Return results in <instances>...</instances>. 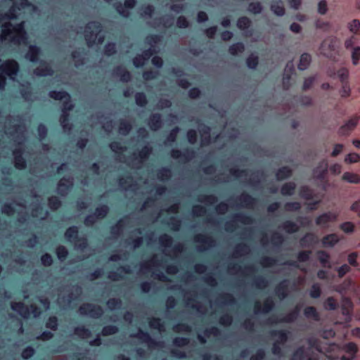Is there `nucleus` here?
I'll list each match as a JSON object with an SVG mask.
<instances>
[{"label":"nucleus","instance_id":"nucleus-1","mask_svg":"<svg viewBox=\"0 0 360 360\" xmlns=\"http://www.w3.org/2000/svg\"><path fill=\"white\" fill-rule=\"evenodd\" d=\"M13 28V31L15 32V36L13 37L12 41L17 44L27 42V34L25 27V22H21L15 25H13L11 22L4 23L2 25V33L5 36H8L11 34L12 31L10 29Z\"/></svg>","mask_w":360,"mask_h":360},{"label":"nucleus","instance_id":"nucleus-2","mask_svg":"<svg viewBox=\"0 0 360 360\" xmlns=\"http://www.w3.org/2000/svg\"><path fill=\"white\" fill-rule=\"evenodd\" d=\"M65 237L68 240L74 242L75 245L81 250H84L88 246L87 239L84 237H79V229L76 226L68 228L65 232Z\"/></svg>","mask_w":360,"mask_h":360},{"label":"nucleus","instance_id":"nucleus-3","mask_svg":"<svg viewBox=\"0 0 360 360\" xmlns=\"http://www.w3.org/2000/svg\"><path fill=\"white\" fill-rule=\"evenodd\" d=\"M102 30V25L98 21H91L86 24L84 38L89 46L96 44V38Z\"/></svg>","mask_w":360,"mask_h":360},{"label":"nucleus","instance_id":"nucleus-4","mask_svg":"<svg viewBox=\"0 0 360 360\" xmlns=\"http://www.w3.org/2000/svg\"><path fill=\"white\" fill-rule=\"evenodd\" d=\"M79 311L82 315H89L91 318L98 319L103 314V308L99 305H95L91 303H84L79 308Z\"/></svg>","mask_w":360,"mask_h":360},{"label":"nucleus","instance_id":"nucleus-5","mask_svg":"<svg viewBox=\"0 0 360 360\" xmlns=\"http://www.w3.org/2000/svg\"><path fill=\"white\" fill-rule=\"evenodd\" d=\"M234 220L229 221L225 223V229L226 231H233L236 229V221L240 222L243 224H251L253 223V219L251 216L244 214L238 213L233 216Z\"/></svg>","mask_w":360,"mask_h":360},{"label":"nucleus","instance_id":"nucleus-6","mask_svg":"<svg viewBox=\"0 0 360 360\" xmlns=\"http://www.w3.org/2000/svg\"><path fill=\"white\" fill-rule=\"evenodd\" d=\"M136 0H124L123 4L120 2H117L114 4L113 7L120 16L127 18L131 15L129 10L133 9L136 6Z\"/></svg>","mask_w":360,"mask_h":360},{"label":"nucleus","instance_id":"nucleus-7","mask_svg":"<svg viewBox=\"0 0 360 360\" xmlns=\"http://www.w3.org/2000/svg\"><path fill=\"white\" fill-rule=\"evenodd\" d=\"M338 214L336 212H327L318 216L315 219L317 226L327 228L329 222H335L337 221Z\"/></svg>","mask_w":360,"mask_h":360},{"label":"nucleus","instance_id":"nucleus-8","mask_svg":"<svg viewBox=\"0 0 360 360\" xmlns=\"http://www.w3.org/2000/svg\"><path fill=\"white\" fill-rule=\"evenodd\" d=\"M21 1L18 3H13V6L8 9V11L2 16V19L6 20H15L17 19L18 11H20L21 8H25L29 2L28 0H20Z\"/></svg>","mask_w":360,"mask_h":360},{"label":"nucleus","instance_id":"nucleus-9","mask_svg":"<svg viewBox=\"0 0 360 360\" xmlns=\"http://www.w3.org/2000/svg\"><path fill=\"white\" fill-rule=\"evenodd\" d=\"M299 311L300 309L296 307L295 310L289 312L281 319H278L276 316H272L268 319V323L271 324H276L278 323H292L297 319Z\"/></svg>","mask_w":360,"mask_h":360},{"label":"nucleus","instance_id":"nucleus-10","mask_svg":"<svg viewBox=\"0 0 360 360\" xmlns=\"http://www.w3.org/2000/svg\"><path fill=\"white\" fill-rule=\"evenodd\" d=\"M275 307V302L271 297H267L264 300L262 306L259 302H256L254 306V311L255 314L269 313Z\"/></svg>","mask_w":360,"mask_h":360},{"label":"nucleus","instance_id":"nucleus-11","mask_svg":"<svg viewBox=\"0 0 360 360\" xmlns=\"http://www.w3.org/2000/svg\"><path fill=\"white\" fill-rule=\"evenodd\" d=\"M171 157L174 159H183L185 161H188L195 156V151L187 148L183 152L178 149H173L170 153Z\"/></svg>","mask_w":360,"mask_h":360},{"label":"nucleus","instance_id":"nucleus-12","mask_svg":"<svg viewBox=\"0 0 360 360\" xmlns=\"http://www.w3.org/2000/svg\"><path fill=\"white\" fill-rule=\"evenodd\" d=\"M360 120V115H355L348 120L345 124L339 129V134L341 135H347L354 129Z\"/></svg>","mask_w":360,"mask_h":360},{"label":"nucleus","instance_id":"nucleus-13","mask_svg":"<svg viewBox=\"0 0 360 360\" xmlns=\"http://www.w3.org/2000/svg\"><path fill=\"white\" fill-rule=\"evenodd\" d=\"M152 153V147L148 144L144 145L141 149L137 153L133 154V161H137L138 163L141 164L147 160Z\"/></svg>","mask_w":360,"mask_h":360},{"label":"nucleus","instance_id":"nucleus-14","mask_svg":"<svg viewBox=\"0 0 360 360\" xmlns=\"http://www.w3.org/2000/svg\"><path fill=\"white\" fill-rule=\"evenodd\" d=\"M194 241L201 245L200 247V250H205L207 248L214 246L215 244V240L212 236L203 234L195 235Z\"/></svg>","mask_w":360,"mask_h":360},{"label":"nucleus","instance_id":"nucleus-15","mask_svg":"<svg viewBox=\"0 0 360 360\" xmlns=\"http://www.w3.org/2000/svg\"><path fill=\"white\" fill-rule=\"evenodd\" d=\"M236 26L240 30L243 31L247 36H251L253 33L252 21L246 16L238 18L236 22Z\"/></svg>","mask_w":360,"mask_h":360},{"label":"nucleus","instance_id":"nucleus-16","mask_svg":"<svg viewBox=\"0 0 360 360\" xmlns=\"http://www.w3.org/2000/svg\"><path fill=\"white\" fill-rule=\"evenodd\" d=\"M39 65L34 70V73L39 77L52 76L53 70L51 65L45 60H41Z\"/></svg>","mask_w":360,"mask_h":360},{"label":"nucleus","instance_id":"nucleus-17","mask_svg":"<svg viewBox=\"0 0 360 360\" xmlns=\"http://www.w3.org/2000/svg\"><path fill=\"white\" fill-rule=\"evenodd\" d=\"M147 124L152 131L159 130L162 127L163 124L161 114H151L147 120Z\"/></svg>","mask_w":360,"mask_h":360},{"label":"nucleus","instance_id":"nucleus-18","mask_svg":"<svg viewBox=\"0 0 360 360\" xmlns=\"http://www.w3.org/2000/svg\"><path fill=\"white\" fill-rule=\"evenodd\" d=\"M41 55V50L40 47L37 45H30L28 51L25 54V58L33 63H38L39 57Z\"/></svg>","mask_w":360,"mask_h":360},{"label":"nucleus","instance_id":"nucleus-19","mask_svg":"<svg viewBox=\"0 0 360 360\" xmlns=\"http://www.w3.org/2000/svg\"><path fill=\"white\" fill-rule=\"evenodd\" d=\"M328 164L326 160H322L314 169V174L319 180H323L328 173Z\"/></svg>","mask_w":360,"mask_h":360},{"label":"nucleus","instance_id":"nucleus-20","mask_svg":"<svg viewBox=\"0 0 360 360\" xmlns=\"http://www.w3.org/2000/svg\"><path fill=\"white\" fill-rule=\"evenodd\" d=\"M290 332L287 330H272L269 332V335L272 338H276V342L284 345L289 339Z\"/></svg>","mask_w":360,"mask_h":360},{"label":"nucleus","instance_id":"nucleus-21","mask_svg":"<svg viewBox=\"0 0 360 360\" xmlns=\"http://www.w3.org/2000/svg\"><path fill=\"white\" fill-rule=\"evenodd\" d=\"M13 311L18 313L22 318L27 319L30 316L29 307L22 302H14L11 304Z\"/></svg>","mask_w":360,"mask_h":360},{"label":"nucleus","instance_id":"nucleus-22","mask_svg":"<svg viewBox=\"0 0 360 360\" xmlns=\"http://www.w3.org/2000/svg\"><path fill=\"white\" fill-rule=\"evenodd\" d=\"M72 182L70 178L63 177L58 183L57 191L59 195L64 196L70 191Z\"/></svg>","mask_w":360,"mask_h":360},{"label":"nucleus","instance_id":"nucleus-23","mask_svg":"<svg viewBox=\"0 0 360 360\" xmlns=\"http://www.w3.org/2000/svg\"><path fill=\"white\" fill-rule=\"evenodd\" d=\"M133 337L138 338L142 342L147 343L148 346L153 347L157 344L156 341L152 338L147 331L139 329L138 333L132 335Z\"/></svg>","mask_w":360,"mask_h":360},{"label":"nucleus","instance_id":"nucleus-24","mask_svg":"<svg viewBox=\"0 0 360 360\" xmlns=\"http://www.w3.org/2000/svg\"><path fill=\"white\" fill-rule=\"evenodd\" d=\"M340 241L336 233H330L323 236L321 239L322 246L324 248H333Z\"/></svg>","mask_w":360,"mask_h":360},{"label":"nucleus","instance_id":"nucleus-25","mask_svg":"<svg viewBox=\"0 0 360 360\" xmlns=\"http://www.w3.org/2000/svg\"><path fill=\"white\" fill-rule=\"evenodd\" d=\"M288 282L287 280L281 281L275 287V294L281 300H284L288 296Z\"/></svg>","mask_w":360,"mask_h":360},{"label":"nucleus","instance_id":"nucleus-26","mask_svg":"<svg viewBox=\"0 0 360 360\" xmlns=\"http://www.w3.org/2000/svg\"><path fill=\"white\" fill-rule=\"evenodd\" d=\"M199 129L202 134V145L207 146L210 144L211 142L210 127L207 124L201 123L199 124Z\"/></svg>","mask_w":360,"mask_h":360},{"label":"nucleus","instance_id":"nucleus-27","mask_svg":"<svg viewBox=\"0 0 360 360\" xmlns=\"http://www.w3.org/2000/svg\"><path fill=\"white\" fill-rule=\"evenodd\" d=\"M237 200L240 201V204L244 207H252L257 201V198L245 192L243 193Z\"/></svg>","mask_w":360,"mask_h":360},{"label":"nucleus","instance_id":"nucleus-28","mask_svg":"<svg viewBox=\"0 0 360 360\" xmlns=\"http://www.w3.org/2000/svg\"><path fill=\"white\" fill-rule=\"evenodd\" d=\"M271 11L277 16H283L285 13V10L281 0L273 1L270 6Z\"/></svg>","mask_w":360,"mask_h":360},{"label":"nucleus","instance_id":"nucleus-29","mask_svg":"<svg viewBox=\"0 0 360 360\" xmlns=\"http://www.w3.org/2000/svg\"><path fill=\"white\" fill-rule=\"evenodd\" d=\"M292 174V169L288 166L280 167L276 172V177L278 181H283L290 178Z\"/></svg>","mask_w":360,"mask_h":360},{"label":"nucleus","instance_id":"nucleus-30","mask_svg":"<svg viewBox=\"0 0 360 360\" xmlns=\"http://www.w3.org/2000/svg\"><path fill=\"white\" fill-rule=\"evenodd\" d=\"M127 219V217H124L122 219H120L114 226H111L110 233L113 236H119L122 232L126 225V220Z\"/></svg>","mask_w":360,"mask_h":360},{"label":"nucleus","instance_id":"nucleus-31","mask_svg":"<svg viewBox=\"0 0 360 360\" xmlns=\"http://www.w3.org/2000/svg\"><path fill=\"white\" fill-rule=\"evenodd\" d=\"M296 188L295 182L290 181L285 183L281 188V193L284 196L292 195Z\"/></svg>","mask_w":360,"mask_h":360},{"label":"nucleus","instance_id":"nucleus-32","mask_svg":"<svg viewBox=\"0 0 360 360\" xmlns=\"http://www.w3.org/2000/svg\"><path fill=\"white\" fill-rule=\"evenodd\" d=\"M245 51V45L243 42L238 41L229 46L228 51L230 55L236 56Z\"/></svg>","mask_w":360,"mask_h":360},{"label":"nucleus","instance_id":"nucleus-33","mask_svg":"<svg viewBox=\"0 0 360 360\" xmlns=\"http://www.w3.org/2000/svg\"><path fill=\"white\" fill-rule=\"evenodd\" d=\"M311 62V57L309 53H304L300 56L299 64H298V69L300 70H306L310 65Z\"/></svg>","mask_w":360,"mask_h":360},{"label":"nucleus","instance_id":"nucleus-34","mask_svg":"<svg viewBox=\"0 0 360 360\" xmlns=\"http://www.w3.org/2000/svg\"><path fill=\"white\" fill-rule=\"evenodd\" d=\"M316 254L321 264L323 267L330 268V255L325 250H319Z\"/></svg>","mask_w":360,"mask_h":360},{"label":"nucleus","instance_id":"nucleus-35","mask_svg":"<svg viewBox=\"0 0 360 360\" xmlns=\"http://www.w3.org/2000/svg\"><path fill=\"white\" fill-rule=\"evenodd\" d=\"M281 228L288 233H295L299 231V226L297 224L290 220L285 221L282 224Z\"/></svg>","mask_w":360,"mask_h":360},{"label":"nucleus","instance_id":"nucleus-36","mask_svg":"<svg viewBox=\"0 0 360 360\" xmlns=\"http://www.w3.org/2000/svg\"><path fill=\"white\" fill-rule=\"evenodd\" d=\"M49 96L55 101H63L67 97H70V94L65 90H52L49 91Z\"/></svg>","mask_w":360,"mask_h":360},{"label":"nucleus","instance_id":"nucleus-37","mask_svg":"<svg viewBox=\"0 0 360 360\" xmlns=\"http://www.w3.org/2000/svg\"><path fill=\"white\" fill-rule=\"evenodd\" d=\"M19 91L24 100L29 101L31 99L32 89L30 83L27 82L26 84H22Z\"/></svg>","mask_w":360,"mask_h":360},{"label":"nucleus","instance_id":"nucleus-38","mask_svg":"<svg viewBox=\"0 0 360 360\" xmlns=\"http://www.w3.org/2000/svg\"><path fill=\"white\" fill-rule=\"evenodd\" d=\"M316 236L311 233H306L301 239L300 244L304 247H309L316 243Z\"/></svg>","mask_w":360,"mask_h":360},{"label":"nucleus","instance_id":"nucleus-39","mask_svg":"<svg viewBox=\"0 0 360 360\" xmlns=\"http://www.w3.org/2000/svg\"><path fill=\"white\" fill-rule=\"evenodd\" d=\"M339 79L341 84L349 82V70L347 68H341L334 73Z\"/></svg>","mask_w":360,"mask_h":360},{"label":"nucleus","instance_id":"nucleus-40","mask_svg":"<svg viewBox=\"0 0 360 360\" xmlns=\"http://www.w3.org/2000/svg\"><path fill=\"white\" fill-rule=\"evenodd\" d=\"M109 212V207L107 205L103 204L95 209L94 215L97 219L105 218Z\"/></svg>","mask_w":360,"mask_h":360},{"label":"nucleus","instance_id":"nucleus-41","mask_svg":"<svg viewBox=\"0 0 360 360\" xmlns=\"http://www.w3.org/2000/svg\"><path fill=\"white\" fill-rule=\"evenodd\" d=\"M172 176V170L167 167H163L157 172V177L161 181L169 180Z\"/></svg>","mask_w":360,"mask_h":360},{"label":"nucleus","instance_id":"nucleus-42","mask_svg":"<svg viewBox=\"0 0 360 360\" xmlns=\"http://www.w3.org/2000/svg\"><path fill=\"white\" fill-rule=\"evenodd\" d=\"M132 129L131 124L124 120H120L119 122V132L120 134L126 136Z\"/></svg>","mask_w":360,"mask_h":360},{"label":"nucleus","instance_id":"nucleus-43","mask_svg":"<svg viewBox=\"0 0 360 360\" xmlns=\"http://www.w3.org/2000/svg\"><path fill=\"white\" fill-rule=\"evenodd\" d=\"M48 205L52 211H56L61 207L62 202L58 196L52 195L48 198Z\"/></svg>","mask_w":360,"mask_h":360},{"label":"nucleus","instance_id":"nucleus-44","mask_svg":"<svg viewBox=\"0 0 360 360\" xmlns=\"http://www.w3.org/2000/svg\"><path fill=\"white\" fill-rule=\"evenodd\" d=\"M71 58L74 60L75 65L77 68H79L84 64V58L83 57V53L79 51H73L71 53Z\"/></svg>","mask_w":360,"mask_h":360},{"label":"nucleus","instance_id":"nucleus-45","mask_svg":"<svg viewBox=\"0 0 360 360\" xmlns=\"http://www.w3.org/2000/svg\"><path fill=\"white\" fill-rule=\"evenodd\" d=\"M246 65L249 69L255 70L259 65V57L251 53L245 60Z\"/></svg>","mask_w":360,"mask_h":360},{"label":"nucleus","instance_id":"nucleus-46","mask_svg":"<svg viewBox=\"0 0 360 360\" xmlns=\"http://www.w3.org/2000/svg\"><path fill=\"white\" fill-rule=\"evenodd\" d=\"M253 285L258 289H264L268 286L269 281L263 276H257L253 279Z\"/></svg>","mask_w":360,"mask_h":360},{"label":"nucleus","instance_id":"nucleus-47","mask_svg":"<svg viewBox=\"0 0 360 360\" xmlns=\"http://www.w3.org/2000/svg\"><path fill=\"white\" fill-rule=\"evenodd\" d=\"M14 167L19 170H23L27 167V161L23 155H18L13 158Z\"/></svg>","mask_w":360,"mask_h":360},{"label":"nucleus","instance_id":"nucleus-48","mask_svg":"<svg viewBox=\"0 0 360 360\" xmlns=\"http://www.w3.org/2000/svg\"><path fill=\"white\" fill-rule=\"evenodd\" d=\"M136 104L139 107H145L148 103L146 95L143 92H137L134 96Z\"/></svg>","mask_w":360,"mask_h":360},{"label":"nucleus","instance_id":"nucleus-49","mask_svg":"<svg viewBox=\"0 0 360 360\" xmlns=\"http://www.w3.org/2000/svg\"><path fill=\"white\" fill-rule=\"evenodd\" d=\"M342 179L352 184H358L360 181V178L357 174L349 172L343 174Z\"/></svg>","mask_w":360,"mask_h":360},{"label":"nucleus","instance_id":"nucleus-50","mask_svg":"<svg viewBox=\"0 0 360 360\" xmlns=\"http://www.w3.org/2000/svg\"><path fill=\"white\" fill-rule=\"evenodd\" d=\"M74 107L75 105L72 101L71 96L70 95L69 98L67 97L63 101L61 112H70L73 110Z\"/></svg>","mask_w":360,"mask_h":360},{"label":"nucleus","instance_id":"nucleus-51","mask_svg":"<svg viewBox=\"0 0 360 360\" xmlns=\"http://www.w3.org/2000/svg\"><path fill=\"white\" fill-rule=\"evenodd\" d=\"M56 254L58 259L63 262L67 259L69 252L65 246L59 245L56 248Z\"/></svg>","mask_w":360,"mask_h":360},{"label":"nucleus","instance_id":"nucleus-52","mask_svg":"<svg viewBox=\"0 0 360 360\" xmlns=\"http://www.w3.org/2000/svg\"><path fill=\"white\" fill-rule=\"evenodd\" d=\"M159 243L161 246L165 248H171L173 243V239L169 235L164 233L159 237Z\"/></svg>","mask_w":360,"mask_h":360},{"label":"nucleus","instance_id":"nucleus-53","mask_svg":"<svg viewBox=\"0 0 360 360\" xmlns=\"http://www.w3.org/2000/svg\"><path fill=\"white\" fill-rule=\"evenodd\" d=\"M46 328L51 330H56L58 327V319L56 316H51L49 317L45 323Z\"/></svg>","mask_w":360,"mask_h":360},{"label":"nucleus","instance_id":"nucleus-54","mask_svg":"<svg viewBox=\"0 0 360 360\" xmlns=\"http://www.w3.org/2000/svg\"><path fill=\"white\" fill-rule=\"evenodd\" d=\"M349 30L356 35H360V21L357 19H354L348 23Z\"/></svg>","mask_w":360,"mask_h":360},{"label":"nucleus","instance_id":"nucleus-55","mask_svg":"<svg viewBox=\"0 0 360 360\" xmlns=\"http://www.w3.org/2000/svg\"><path fill=\"white\" fill-rule=\"evenodd\" d=\"M351 59L352 65L356 66L360 60V46H354L351 51Z\"/></svg>","mask_w":360,"mask_h":360},{"label":"nucleus","instance_id":"nucleus-56","mask_svg":"<svg viewBox=\"0 0 360 360\" xmlns=\"http://www.w3.org/2000/svg\"><path fill=\"white\" fill-rule=\"evenodd\" d=\"M149 326L151 328L162 330L164 328L163 323L160 318L152 317L148 321Z\"/></svg>","mask_w":360,"mask_h":360},{"label":"nucleus","instance_id":"nucleus-57","mask_svg":"<svg viewBox=\"0 0 360 360\" xmlns=\"http://www.w3.org/2000/svg\"><path fill=\"white\" fill-rule=\"evenodd\" d=\"M133 181V177L131 175H127L125 178L120 177L119 179V185L120 187L124 188L125 190H128L132 186L131 184Z\"/></svg>","mask_w":360,"mask_h":360},{"label":"nucleus","instance_id":"nucleus-58","mask_svg":"<svg viewBox=\"0 0 360 360\" xmlns=\"http://www.w3.org/2000/svg\"><path fill=\"white\" fill-rule=\"evenodd\" d=\"M304 314L307 318H312L314 320H318L319 315L316 309L314 307H307L304 309Z\"/></svg>","mask_w":360,"mask_h":360},{"label":"nucleus","instance_id":"nucleus-59","mask_svg":"<svg viewBox=\"0 0 360 360\" xmlns=\"http://www.w3.org/2000/svg\"><path fill=\"white\" fill-rule=\"evenodd\" d=\"M162 40V37L159 34H150L147 36L146 39V42L150 47H155V45L160 43Z\"/></svg>","mask_w":360,"mask_h":360},{"label":"nucleus","instance_id":"nucleus-60","mask_svg":"<svg viewBox=\"0 0 360 360\" xmlns=\"http://www.w3.org/2000/svg\"><path fill=\"white\" fill-rule=\"evenodd\" d=\"M118 327L115 325L105 326L101 330V334L103 336L112 335L118 332Z\"/></svg>","mask_w":360,"mask_h":360},{"label":"nucleus","instance_id":"nucleus-61","mask_svg":"<svg viewBox=\"0 0 360 360\" xmlns=\"http://www.w3.org/2000/svg\"><path fill=\"white\" fill-rule=\"evenodd\" d=\"M117 52L116 45L113 42L107 43L103 48V53L105 56L110 57L115 54Z\"/></svg>","mask_w":360,"mask_h":360},{"label":"nucleus","instance_id":"nucleus-62","mask_svg":"<svg viewBox=\"0 0 360 360\" xmlns=\"http://www.w3.org/2000/svg\"><path fill=\"white\" fill-rule=\"evenodd\" d=\"M74 332L75 335L82 338H88L91 335L90 330L84 326L76 327L74 330Z\"/></svg>","mask_w":360,"mask_h":360},{"label":"nucleus","instance_id":"nucleus-63","mask_svg":"<svg viewBox=\"0 0 360 360\" xmlns=\"http://www.w3.org/2000/svg\"><path fill=\"white\" fill-rule=\"evenodd\" d=\"M109 146L112 151L117 154L122 153L127 149V148L125 146H123L120 141H112L110 143Z\"/></svg>","mask_w":360,"mask_h":360},{"label":"nucleus","instance_id":"nucleus-64","mask_svg":"<svg viewBox=\"0 0 360 360\" xmlns=\"http://www.w3.org/2000/svg\"><path fill=\"white\" fill-rule=\"evenodd\" d=\"M248 11L253 14H259L262 11V6L260 2H251L248 5Z\"/></svg>","mask_w":360,"mask_h":360}]
</instances>
